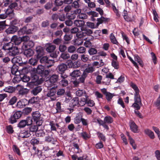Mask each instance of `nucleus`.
Masks as SVG:
<instances>
[{"mask_svg":"<svg viewBox=\"0 0 160 160\" xmlns=\"http://www.w3.org/2000/svg\"><path fill=\"white\" fill-rule=\"evenodd\" d=\"M95 70V68L92 66L91 64H88L87 67L83 70V73L79 78V80L81 82H84L85 78L89 73H92Z\"/></svg>","mask_w":160,"mask_h":160,"instance_id":"f257e3e1","label":"nucleus"},{"mask_svg":"<svg viewBox=\"0 0 160 160\" xmlns=\"http://www.w3.org/2000/svg\"><path fill=\"white\" fill-rule=\"evenodd\" d=\"M32 119L36 124L38 126H41L43 122V118L39 111H36L32 113Z\"/></svg>","mask_w":160,"mask_h":160,"instance_id":"f03ea898","label":"nucleus"},{"mask_svg":"<svg viewBox=\"0 0 160 160\" xmlns=\"http://www.w3.org/2000/svg\"><path fill=\"white\" fill-rule=\"evenodd\" d=\"M50 71L45 70L44 67L42 65H38L36 70L37 73L40 75L42 77H46L50 72Z\"/></svg>","mask_w":160,"mask_h":160,"instance_id":"7ed1b4c3","label":"nucleus"},{"mask_svg":"<svg viewBox=\"0 0 160 160\" xmlns=\"http://www.w3.org/2000/svg\"><path fill=\"white\" fill-rule=\"evenodd\" d=\"M40 58V63L45 64L48 68L53 66L54 63V60L49 59L47 56H43Z\"/></svg>","mask_w":160,"mask_h":160,"instance_id":"20e7f679","label":"nucleus"},{"mask_svg":"<svg viewBox=\"0 0 160 160\" xmlns=\"http://www.w3.org/2000/svg\"><path fill=\"white\" fill-rule=\"evenodd\" d=\"M32 123V120L29 118H27L26 120H21L17 124V127L21 129L24 128L26 126H31Z\"/></svg>","mask_w":160,"mask_h":160,"instance_id":"39448f33","label":"nucleus"},{"mask_svg":"<svg viewBox=\"0 0 160 160\" xmlns=\"http://www.w3.org/2000/svg\"><path fill=\"white\" fill-rule=\"evenodd\" d=\"M134 102L131 107L134 108L135 110H139L142 105L140 96L134 97Z\"/></svg>","mask_w":160,"mask_h":160,"instance_id":"423d86ee","label":"nucleus"},{"mask_svg":"<svg viewBox=\"0 0 160 160\" xmlns=\"http://www.w3.org/2000/svg\"><path fill=\"white\" fill-rule=\"evenodd\" d=\"M49 133H51V134L47 135L45 137L44 141L47 143H51L53 145L56 144L57 141L54 138L53 133L52 132H50Z\"/></svg>","mask_w":160,"mask_h":160,"instance_id":"0eeeda50","label":"nucleus"},{"mask_svg":"<svg viewBox=\"0 0 160 160\" xmlns=\"http://www.w3.org/2000/svg\"><path fill=\"white\" fill-rule=\"evenodd\" d=\"M28 25L27 24L26 26H23L19 29L18 32V34L19 36H21L25 34H30L32 33V32L33 31V29L28 28L27 27Z\"/></svg>","mask_w":160,"mask_h":160,"instance_id":"6e6552de","label":"nucleus"},{"mask_svg":"<svg viewBox=\"0 0 160 160\" xmlns=\"http://www.w3.org/2000/svg\"><path fill=\"white\" fill-rule=\"evenodd\" d=\"M35 56L37 59L40 58L44 54V49L41 46L37 47L35 49Z\"/></svg>","mask_w":160,"mask_h":160,"instance_id":"1a4fd4ad","label":"nucleus"},{"mask_svg":"<svg viewBox=\"0 0 160 160\" xmlns=\"http://www.w3.org/2000/svg\"><path fill=\"white\" fill-rule=\"evenodd\" d=\"M56 92V88L55 87H52L48 91L47 94V96L50 97L52 100L54 101L57 98L55 96Z\"/></svg>","mask_w":160,"mask_h":160,"instance_id":"9d476101","label":"nucleus"},{"mask_svg":"<svg viewBox=\"0 0 160 160\" xmlns=\"http://www.w3.org/2000/svg\"><path fill=\"white\" fill-rule=\"evenodd\" d=\"M18 29V27L14 25H11L6 29L5 32L8 34H12L14 33Z\"/></svg>","mask_w":160,"mask_h":160,"instance_id":"9b49d317","label":"nucleus"},{"mask_svg":"<svg viewBox=\"0 0 160 160\" xmlns=\"http://www.w3.org/2000/svg\"><path fill=\"white\" fill-rule=\"evenodd\" d=\"M110 18L104 17L103 16H101L100 18H98L97 19V27H98L100 24L104 23H108L110 22Z\"/></svg>","mask_w":160,"mask_h":160,"instance_id":"f8f14e48","label":"nucleus"},{"mask_svg":"<svg viewBox=\"0 0 160 160\" xmlns=\"http://www.w3.org/2000/svg\"><path fill=\"white\" fill-rule=\"evenodd\" d=\"M28 105V100L25 98H23L21 99L18 102L17 107L22 108Z\"/></svg>","mask_w":160,"mask_h":160,"instance_id":"ddd939ff","label":"nucleus"},{"mask_svg":"<svg viewBox=\"0 0 160 160\" xmlns=\"http://www.w3.org/2000/svg\"><path fill=\"white\" fill-rule=\"evenodd\" d=\"M19 51L18 48L16 47L13 46L8 52L10 56L14 57L19 53Z\"/></svg>","mask_w":160,"mask_h":160,"instance_id":"4468645a","label":"nucleus"},{"mask_svg":"<svg viewBox=\"0 0 160 160\" xmlns=\"http://www.w3.org/2000/svg\"><path fill=\"white\" fill-rule=\"evenodd\" d=\"M130 87L134 89L135 92L134 97L140 96L139 95L140 91L136 85L133 82H130Z\"/></svg>","mask_w":160,"mask_h":160,"instance_id":"2eb2a0df","label":"nucleus"},{"mask_svg":"<svg viewBox=\"0 0 160 160\" xmlns=\"http://www.w3.org/2000/svg\"><path fill=\"white\" fill-rule=\"evenodd\" d=\"M11 42L15 45H19L22 42L20 37L18 38L16 35L13 36L11 38Z\"/></svg>","mask_w":160,"mask_h":160,"instance_id":"dca6fc26","label":"nucleus"},{"mask_svg":"<svg viewBox=\"0 0 160 160\" xmlns=\"http://www.w3.org/2000/svg\"><path fill=\"white\" fill-rule=\"evenodd\" d=\"M129 126L131 131L134 133L138 132V127L133 121H131L129 122Z\"/></svg>","mask_w":160,"mask_h":160,"instance_id":"f3484780","label":"nucleus"},{"mask_svg":"<svg viewBox=\"0 0 160 160\" xmlns=\"http://www.w3.org/2000/svg\"><path fill=\"white\" fill-rule=\"evenodd\" d=\"M34 46V42L32 41L29 40L27 42L23 43L22 48L23 49H30Z\"/></svg>","mask_w":160,"mask_h":160,"instance_id":"a211bd4d","label":"nucleus"},{"mask_svg":"<svg viewBox=\"0 0 160 160\" xmlns=\"http://www.w3.org/2000/svg\"><path fill=\"white\" fill-rule=\"evenodd\" d=\"M17 89L18 90V92L20 95H24L27 94L28 92V89L24 88L23 86L20 85L18 86Z\"/></svg>","mask_w":160,"mask_h":160,"instance_id":"6ab92c4d","label":"nucleus"},{"mask_svg":"<svg viewBox=\"0 0 160 160\" xmlns=\"http://www.w3.org/2000/svg\"><path fill=\"white\" fill-rule=\"evenodd\" d=\"M78 98L75 97L71 99L69 102V105L71 107L74 108L78 106Z\"/></svg>","mask_w":160,"mask_h":160,"instance_id":"aec40b11","label":"nucleus"},{"mask_svg":"<svg viewBox=\"0 0 160 160\" xmlns=\"http://www.w3.org/2000/svg\"><path fill=\"white\" fill-rule=\"evenodd\" d=\"M42 82V80H39L38 76L37 75L33 76L32 78L31 82L33 83H36V84H40Z\"/></svg>","mask_w":160,"mask_h":160,"instance_id":"412c9836","label":"nucleus"},{"mask_svg":"<svg viewBox=\"0 0 160 160\" xmlns=\"http://www.w3.org/2000/svg\"><path fill=\"white\" fill-rule=\"evenodd\" d=\"M34 53L33 51L31 49H25L23 52L24 54L27 58H29L32 56Z\"/></svg>","mask_w":160,"mask_h":160,"instance_id":"4be33fe9","label":"nucleus"},{"mask_svg":"<svg viewBox=\"0 0 160 160\" xmlns=\"http://www.w3.org/2000/svg\"><path fill=\"white\" fill-rule=\"evenodd\" d=\"M13 47V43L10 42L4 44L2 47V49L5 51L8 50L9 51Z\"/></svg>","mask_w":160,"mask_h":160,"instance_id":"5701e85b","label":"nucleus"},{"mask_svg":"<svg viewBox=\"0 0 160 160\" xmlns=\"http://www.w3.org/2000/svg\"><path fill=\"white\" fill-rule=\"evenodd\" d=\"M59 79V76L58 75L54 74L52 75L50 77L49 82L51 83L54 84L57 82Z\"/></svg>","mask_w":160,"mask_h":160,"instance_id":"b1692460","label":"nucleus"},{"mask_svg":"<svg viewBox=\"0 0 160 160\" xmlns=\"http://www.w3.org/2000/svg\"><path fill=\"white\" fill-rule=\"evenodd\" d=\"M109 39L111 42L113 44L119 45V43L113 33H112L109 36Z\"/></svg>","mask_w":160,"mask_h":160,"instance_id":"393cba45","label":"nucleus"},{"mask_svg":"<svg viewBox=\"0 0 160 160\" xmlns=\"http://www.w3.org/2000/svg\"><path fill=\"white\" fill-rule=\"evenodd\" d=\"M56 48V46L55 45L49 43L47 45L46 50L48 52H52L55 50Z\"/></svg>","mask_w":160,"mask_h":160,"instance_id":"a878e982","label":"nucleus"},{"mask_svg":"<svg viewBox=\"0 0 160 160\" xmlns=\"http://www.w3.org/2000/svg\"><path fill=\"white\" fill-rule=\"evenodd\" d=\"M63 2L68 4L71 3V1H69L68 0H55V5L57 6H61Z\"/></svg>","mask_w":160,"mask_h":160,"instance_id":"bb28decb","label":"nucleus"},{"mask_svg":"<svg viewBox=\"0 0 160 160\" xmlns=\"http://www.w3.org/2000/svg\"><path fill=\"white\" fill-rule=\"evenodd\" d=\"M144 132L150 138L152 139L154 138V133L151 130L148 129H146L144 131Z\"/></svg>","mask_w":160,"mask_h":160,"instance_id":"cd10ccee","label":"nucleus"},{"mask_svg":"<svg viewBox=\"0 0 160 160\" xmlns=\"http://www.w3.org/2000/svg\"><path fill=\"white\" fill-rule=\"evenodd\" d=\"M87 95H85L84 96L85 97V98H82L79 100L78 98V107H82L84 106L86 104V100H87Z\"/></svg>","mask_w":160,"mask_h":160,"instance_id":"c85d7f7f","label":"nucleus"},{"mask_svg":"<svg viewBox=\"0 0 160 160\" xmlns=\"http://www.w3.org/2000/svg\"><path fill=\"white\" fill-rule=\"evenodd\" d=\"M74 25L78 27H82L85 24V22L83 20H76L74 21Z\"/></svg>","mask_w":160,"mask_h":160,"instance_id":"c756f323","label":"nucleus"},{"mask_svg":"<svg viewBox=\"0 0 160 160\" xmlns=\"http://www.w3.org/2000/svg\"><path fill=\"white\" fill-rule=\"evenodd\" d=\"M58 71L61 73L64 72L67 69V66L64 63H62L58 67Z\"/></svg>","mask_w":160,"mask_h":160,"instance_id":"7c9ffc66","label":"nucleus"},{"mask_svg":"<svg viewBox=\"0 0 160 160\" xmlns=\"http://www.w3.org/2000/svg\"><path fill=\"white\" fill-rule=\"evenodd\" d=\"M81 73L80 70H74L70 74V75L72 77L75 78L80 77L81 75Z\"/></svg>","mask_w":160,"mask_h":160,"instance_id":"2f4dec72","label":"nucleus"},{"mask_svg":"<svg viewBox=\"0 0 160 160\" xmlns=\"http://www.w3.org/2000/svg\"><path fill=\"white\" fill-rule=\"evenodd\" d=\"M103 122L106 123L110 124L113 122V118L109 116H107L105 117Z\"/></svg>","mask_w":160,"mask_h":160,"instance_id":"473e14b6","label":"nucleus"},{"mask_svg":"<svg viewBox=\"0 0 160 160\" xmlns=\"http://www.w3.org/2000/svg\"><path fill=\"white\" fill-rule=\"evenodd\" d=\"M42 90V88L40 86H37L33 88L31 92L33 95H36L38 93L41 92Z\"/></svg>","mask_w":160,"mask_h":160,"instance_id":"72a5a7b5","label":"nucleus"},{"mask_svg":"<svg viewBox=\"0 0 160 160\" xmlns=\"http://www.w3.org/2000/svg\"><path fill=\"white\" fill-rule=\"evenodd\" d=\"M81 137L85 140H87L91 138V135L86 132H82L81 133Z\"/></svg>","mask_w":160,"mask_h":160,"instance_id":"f704fd0d","label":"nucleus"},{"mask_svg":"<svg viewBox=\"0 0 160 160\" xmlns=\"http://www.w3.org/2000/svg\"><path fill=\"white\" fill-rule=\"evenodd\" d=\"M73 44L76 46H79L83 43V40L81 38H77L72 40Z\"/></svg>","mask_w":160,"mask_h":160,"instance_id":"c9c22d12","label":"nucleus"},{"mask_svg":"<svg viewBox=\"0 0 160 160\" xmlns=\"http://www.w3.org/2000/svg\"><path fill=\"white\" fill-rule=\"evenodd\" d=\"M86 104L87 105L90 107H92L95 105V103L94 101L88 98V95L87 96Z\"/></svg>","mask_w":160,"mask_h":160,"instance_id":"e433bc0d","label":"nucleus"},{"mask_svg":"<svg viewBox=\"0 0 160 160\" xmlns=\"http://www.w3.org/2000/svg\"><path fill=\"white\" fill-rule=\"evenodd\" d=\"M49 125L51 127L50 132L57 131V128L56 127V123L53 121L50 120L49 121Z\"/></svg>","mask_w":160,"mask_h":160,"instance_id":"4c0bfd02","label":"nucleus"},{"mask_svg":"<svg viewBox=\"0 0 160 160\" xmlns=\"http://www.w3.org/2000/svg\"><path fill=\"white\" fill-rule=\"evenodd\" d=\"M57 95L58 97H62L65 94V90L63 88L58 89L57 92Z\"/></svg>","mask_w":160,"mask_h":160,"instance_id":"58836bf2","label":"nucleus"},{"mask_svg":"<svg viewBox=\"0 0 160 160\" xmlns=\"http://www.w3.org/2000/svg\"><path fill=\"white\" fill-rule=\"evenodd\" d=\"M97 135L100 140H102L104 142H105L106 138L105 136L102 133L98 132L97 133Z\"/></svg>","mask_w":160,"mask_h":160,"instance_id":"ea45409f","label":"nucleus"},{"mask_svg":"<svg viewBox=\"0 0 160 160\" xmlns=\"http://www.w3.org/2000/svg\"><path fill=\"white\" fill-rule=\"evenodd\" d=\"M105 96L106 100L109 102L111 101L112 98L115 96V95L114 93H112L108 92Z\"/></svg>","mask_w":160,"mask_h":160,"instance_id":"a19ab883","label":"nucleus"},{"mask_svg":"<svg viewBox=\"0 0 160 160\" xmlns=\"http://www.w3.org/2000/svg\"><path fill=\"white\" fill-rule=\"evenodd\" d=\"M73 148L76 149V151H75L76 153H79L82 152V150L80 148L78 143L74 142L73 143Z\"/></svg>","mask_w":160,"mask_h":160,"instance_id":"79ce46f5","label":"nucleus"},{"mask_svg":"<svg viewBox=\"0 0 160 160\" xmlns=\"http://www.w3.org/2000/svg\"><path fill=\"white\" fill-rule=\"evenodd\" d=\"M3 90L6 92L12 93L15 91V88L13 87L9 86L6 87Z\"/></svg>","mask_w":160,"mask_h":160,"instance_id":"37998d69","label":"nucleus"},{"mask_svg":"<svg viewBox=\"0 0 160 160\" xmlns=\"http://www.w3.org/2000/svg\"><path fill=\"white\" fill-rule=\"evenodd\" d=\"M14 10L13 9L8 8L5 12V13L7 15L9 16L11 18H12L14 16Z\"/></svg>","mask_w":160,"mask_h":160,"instance_id":"c03bdc74","label":"nucleus"},{"mask_svg":"<svg viewBox=\"0 0 160 160\" xmlns=\"http://www.w3.org/2000/svg\"><path fill=\"white\" fill-rule=\"evenodd\" d=\"M31 135L30 131L25 130L24 132L21 133V137L22 138H25L29 137Z\"/></svg>","mask_w":160,"mask_h":160,"instance_id":"a18cd8bd","label":"nucleus"},{"mask_svg":"<svg viewBox=\"0 0 160 160\" xmlns=\"http://www.w3.org/2000/svg\"><path fill=\"white\" fill-rule=\"evenodd\" d=\"M36 136L38 137H43L45 136V133L43 130H38L36 132Z\"/></svg>","mask_w":160,"mask_h":160,"instance_id":"49530a36","label":"nucleus"},{"mask_svg":"<svg viewBox=\"0 0 160 160\" xmlns=\"http://www.w3.org/2000/svg\"><path fill=\"white\" fill-rule=\"evenodd\" d=\"M6 24V21H4L0 22V32H2L4 29L7 26Z\"/></svg>","mask_w":160,"mask_h":160,"instance_id":"de8ad7c7","label":"nucleus"},{"mask_svg":"<svg viewBox=\"0 0 160 160\" xmlns=\"http://www.w3.org/2000/svg\"><path fill=\"white\" fill-rule=\"evenodd\" d=\"M98 51L95 48H91L88 50V52L90 55H92L97 54Z\"/></svg>","mask_w":160,"mask_h":160,"instance_id":"09e8293b","label":"nucleus"},{"mask_svg":"<svg viewBox=\"0 0 160 160\" xmlns=\"http://www.w3.org/2000/svg\"><path fill=\"white\" fill-rule=\"evenodd\" d=\"M111 65L115 69H118L119 68V64L118 60H111Z\"/></svg>","mask_w":160,"mask_h":160,"instance_id":"8fccbe9b","label":"nucleus"},{"mask_svg":"<svg viewBox=\"0 0 160 160\" xmlns=\"http://www.w3.org/2000/svg\"><path fill=\"white\" fill-rule=\"evenodd\" d=\"M82 116L78 115L74 118V122L76 124H79L81 122Z\"/></svg>","mask_w":160,"mask_h":160,"instance_id":"3c124183","label":"nucleus"},{"mask_svg":"<svg viewBox=\"0 0 160 160\" xmlns=\"http://www.w3.org/2000/svg\"><path fill=\"white\" fill-rule=\"evenodd\" d=\"M22 112L20 111H17L15 112L13 115V116L15 117L17 119L19 118L22 116Z\"/></svg>","mask_w":160,"mask_h":160,"instance_id":"603ef678","label":"nucleus"},{"mask_svg":"<svg viewBox=\"0 0 160 160\" xmlns=\"http://www.w3.org/2000/svg\"><path fill=\"white\" fill-rule=\"evenodd\" d=\"M38 59L35 58H31L29 60L28 62L31 65L35 66L36 65L38 61Z\"/></svg>","mask_w":160,"mask_h":160,"instance_id":"864d4df0","label":"nucleus"},{"mask_svg":"<svg viewBox=\"0 0 160 160\" xmlns=\"http://www.w3.org/2000/svg\"><path fill=\"white\" fill-rule=\"evenodd\" d=\"M76 95L78 97H81L82 96L87 95L86 93V92L82 90H77L76 92Z\"/></svg>","mask_w":160,"mask_h":160,"instance_id":"5fc2aeb1","label":"nucleus"},{"mask_svg":"<svg viewBox=\"0 0 160 160\" xmlns=\"http://www.w3.org/2000/svg\"><path fill=\"white\" fill-rule=\"evenodd\" d=\"M68 51L70 53H73L76 50V48L74 45H70L68 48Z\"/></svg>","mask_w":160,"mask_h":160,"instance_id":"6e6d98bb","label":"nucleus"},{"mask_svg":"<svg viewBox=\"0 0 160 160\" xmlns=\"http://www.w3.org/2000/svg\"><path fill=\"white\" fill-rule=\"evenodd\" d=\"M70 57L69 53L63 52L61 54L60 57L64 60L68 59Z\"/></svg>","mask_w":160,"mask_h":160,"instance_id":"4d7b16f0","label":"nucleus"},{"mask_svg":"<svg viewBox=\"0 0 160 160\" xmlns=\"http://www.w3.org/2000/svg\"><path fill=\"white\" fill-rule=\"evenodd\" d=\"M32 111V108H31L28 107L24 108L22 112V113L24 115H28Z\"/></svg>","mask_w":160,"mask_h":160,"instance_id":"13d9d810","label":"nucleus"},{"mask_svg":"<svg viewBox=\"0 0 160 160\" xmlns=\"http://www.w3.org/2000/svg\"><path fill=\"white\" fill-rule=\"evenodd\" d=\"M38 125H37L36 124V125H31L29 127V131L30 132H36L37 131H38Z\"/></svg>","mask_w":160,"mask_h":160,"instance_id":"bf43d9fd","label":"nucleus"},{"mask_svg":"<svg viewBox=\"0 0 160 160\" xmlns=\"http://www.w3.org/2000/svg\"><path fill=\"white\" fill-rule=\"evenodd\" d=\"M17 119L13 116V115H12L8 119V122L9 123L13 124L16 123L17 122Z\"/></svg>","mask_w":160,"mask_h":160,"instance_id":"052dcab7","label":"nucleus"},{"mask_svg":"<svg viewBox=\"0 0 160 160\" xmlns=\"http://www.w3.org/2000/svg\"><path fill=\"white\" fill-rule=\"evenodd\" d=\"M12 148L13 151L16 153L19 156L21 155L20 149L16 145H13Z\"/></svg>","mask_w":160,"mask_h":160,"instance_id":"680f3d73","label":"nucleus"},{"mask_svg":"<svg viewBox=\"0 0 160 160\" xmlns=\"http://www.w3.org/2000/svg\"><path fill=\"white\" fill-rule=\"evenodd\" d=\"M18 67L16 65H13L11 69V72L12 74L13 75L16 74L18 71Z\"/></svg>","mask_w":160,"mask_h":160,"instance_id":"e2e57ef3","label":"nucleus"},{"mask_svg":"<svg viewBox=\"0 0 160 160\" xmlns=\"http://www.w3.org/2000/svg\"><path fill=\"white\" fill-rule=\"evenodd\" d=\"M78 53H85L86 51V48L84 47H80L77 50Z\"/></svg>","mask_w":160,"mask_h":160,"instance_id":"0e129e2a","label":"nucleus"},{"mask_svg":"<svg viewBox=\"0 0 160 160\" xmlns=\"http://www.w3.org/2000/svg\"><path fill=\"white\" fill-rule=\"evenodd\" d=\"M52 6V3L51 2H48L45 5L44 8L46 10H48L51 9Z\"/></svg>","mask_w":160,"mask_h":160,"instance_id":"69168bd1","label":"nucleus"},{"mask_svg":"<svg viewBox=\"0 0 160 160\" xmlns=\"http://www.w3.org/2000/svg\"><path fill=\"white\" fill-rule=\"evenodd\" d=\"M81 59L84 62H86L88 60L89 57L87 55L82 54L81 55Z\"/></svg>","mask_w":160,"mask_h":160,"instance_id":"338daca9","label":"nucleus"},{"mask_svg":"<svg viewBox=\"0 0 160 160\" xmlns=\"http://www.w3.org/2000/svg\"><path fill=\"white\" fill-rule=\"evenodd\" d=\"M22 80V81L25 82H28L30 79V77L27 75H24L21 78Z\"/></svg>","mask_w":160,"mask_h":160,"instance_id":"774afa93","label":"nucleus"}]
</instances>
